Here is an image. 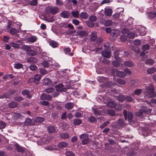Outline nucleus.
<instances>
[{"label":"nucleus","instance_id":"f257e3e1","mask_svg":"<svg viewBox=\"0 0 156 156\" xmlns=\"http://www.w3.org/2000/svg\"><path fill=\"white\" fill-rule=\"evenodd\" d=\"M128 54L129 53L128 52L118 49L114 51V56L116 60L121 62L122 60L121 57L127 56Z\"/></svg>","mask_w":156,"mask_h":156},{"label":"nucleus","instance_id":"f03ea898","mask_svg":"<svg viewBox=\"0 0 156 156\" xmlns=\"http://www.w3.org/2000/svg\"><path fill=\"white\" fill-rule=\"evenodd\" d=\"M146 92L148 94L150 98L154 97L156 95L154 91V88L152 84H148L145 86Z\"/></svg>","mask_w":156,"mask_h":156},{"label":"nucleus","instance_id":"7ed1b4c3","mask_svg":"<svg viewBox=\"0 0 156 156\" xmlns=\"http://www.w3.org/2000/svg\"><path fill=\"white\" fill-rule=\"evenodd\" d=\"M125 119L127 120L128 118V121L129 123L132 124L133 122V115L132 113L129 112H128L126 110H124L123 112Z\"/></svg>","mask_w":156,"mask_h":156},{"label":"nucleus","instance_id":"20e7f679","mask_svg":"<svg viewBox=\"0 0 156 156\" xmlns=\"http://www.w3.org/2000/svg\"><path fill=\"white\" fill-rule=\"evenodd\" d=\"M46 10L52 15H55L59 12V9L56 6H48L46 7Z\"/></svg>","mask_w":156,"mask_h":156},{"label":"nucleus","instance_id":"39448f33","mask_svg":"<svg viewBox=\"0 0 156 156\" xmlns=\"http://www.w3.org/2000/svg\"><path fill=\"white\" fill-rule=\"evenodd\" d=\"M111 72L114 75H117L119 77L123 78L126 76V74L124 72L119 71L116 69H112Z\"/></svg>","mask_w":156,"mask_h":156},{"label":"nucleus","instance_id":"423d86ee","mask_svg":"<svg viewBox=\"0 0 156 156\" xmlns=\"http://www.w3.org/2000/svg\"><path fill=\"white\" fill-rule=\"evenodd\" d=\"M64 85L62 83L56 85L55 87V90L59 92H65L66 91L67 89L64 88Z\"/></svg>","mask_w":156,"mask_h":156},{"label":"nucleus","instance_id":"0eeeda50","mask_svg":"<svg viewBox=\"0 0 156 156\" xmlns=\"http://www.w3.org/2000/svg\"><path fill=\"white\" fill-rule=\"evenodd\" d=\"M60 16L64 19L69 18L70 16V12L67 11L63 10L60 13Z\"/></svg>","mask_w":156,"mask_h":156},{"label":"nucleus","instance_id":"6e6552de","mask_svg":"<svg viewBox=\"0 0 156 156\" xmlns=\"http://www.w3.org/2000/svg\"><path fill=\"white\" fill-rule=\"evenodd\" d=\"M40 98L41 100H47L48 101H50L51 99L52 96L50 94H47L44 93L41 96Z\"/></svg>","mask_w":156,"mask_h":156},{"label":"nucleus","instance_id":"1a4fd4ad","mask_svg":"<svg viewBox=\"0 0 156 156\" xmlns=\"http://www.w3.org/2000/svg\"><path fill=\"white\" fill-rule=\"evenodd\" d=\"M151 109H147L145 108L144 109L140 110L138 112L136 113V115L137 116H140L142 115L143 113H146L147 112H151Z\"/></svg>","mask_w":156,"mask_h":156},{"label":"nucleus","instance_id":"9d476101","mask_svg":"<svg viewBox=\"0 0 156 156\" xmlns=\"http://www.w3.org/2000/svg\"><path fill=\"white\" fill-rule=\"evenodd\" d=\"M15 148L16 151L22 153H24L25 151V148L20 146L18 144L16 143L15 144Z\"/></svg>","mask_w":156,"mask_h":156},{"label":"nucleus","instance_id":"9b49d317","mask_svg":"<svg viewBox=\"0 0 156 156\" xmlns=\"http://www.w3.org/2000/svg\"><path fill=\"white\" fill-rule=\"evenodd\" d=\"M76 35L79 36L80 37H86L88 35L87 32L85 31L79 30L76 32Z\"/></svg>","mask_w":156,"mask_h":156},{"label":"nucleus","instance_id":"f8f14e48","mask_svg":"<svg viewBox=\"0 0 156 156\" xmlns=\"http://www.w3.org/2000/svg\"><path fill=\"white\" fill-rule=\"evenodd\" d=\"M27 61L30 63H35L37 62V59L34 57H31L27 58Z\"/></svg>","mask_w":156,"mask_h":156},{"label":"nucleus","instance_id":"ddd939ff","mask_svg":"<svg viewBox=\"0 0 156 156\" xmlns=\"http://www.w3.org/2000/svg\"><path fill=\"white\" fill-rule=\"evenodd\" d=\"M101 54L104 57L109 58L111 56V53L109 51H103L101 52Z\"/></svg>","mask_w":156,"mask_h":156},{"label":"nucleus","instance_id":"4468645a","mask_svg":"<svg viewBox=\"0 0 156 156\" xmlns=\"http://www.w3.org/2000/svg\"><path fill=\"white\" fill-rule=\"evenodd\" d=\"M30 91L27 90H23L22 91V94L23 95H27V98H30L31 97V95L30 94Z\"/></svg>","mask_w":156,"mask_h":156},{"label":"nucleus","instance_id":"2eb2a0df","mask_svg":"<svg viewBox=\"0 0 156 156\" xmlns=\"http://www.w3.org/2000/svg\"><path fill=\"white\" fill-rule=\"evenodd\" d=\"M43 83L45 85H48L52 84V81L51 79L48 78H45L43 80Z\"/></svg>","mask_w":156,"mask_h":156},{"label":"nucleus","instance_id":"dca6fc26","mask_svg":"<svg viewBox=\"0 0 156 156\" xmlns=\"http://www.w3.org/2000/svg\"><path fill=\"white\" fill-rule=\"evenodd\" d=\"M41 78V76L39 74H36L35 75L34 77V83L36 84L39 83Z\"/></svg>","mask_w":156,"mask_h":156},{"label":"nucleus","instance_id":"f3484780","mask_svg":"<svg viewBox=\"0 0 156 156\" xmlns=\"http://www.w3.org/2000/svg\"><path fill=\"white\" fill-rule=\"evenodd\" d=\"M19 32V30L16 29L15 28H10L9 30V33L13 35H15Z\"/></svg>","mask_w":156,"mask_h":156},{"label":"nucleus","instance_id":"a211bd4d","mask_svg":"<svg viewBox=\"0 0 156 156\" xmlns=\"http://www.w3.org/2000/svg\"><path fill=\"white\" fill-rule=\"evenodd\" d=\"M80 16L81 18L86 20L88 18L89 15L87 12H82L80 14Z\"/></svg>","mask_w":156,"mask_h":156},{"label":"nucleus","instance_id":"6ab92c4d","mask_svg":"<svg viewBox=\"0 0 156 156\" xmlns=\"http://www.w3.org/2000/svg\"><path fill=\"white\" fill-rule=\"evenodd\" d=\"M47 131L49 133H53L55 132L56 129L54 126H50L48 127Z\"/></svg>","mask_w":156,"mask_h":156},{"label":"nucleus","instance_id":"aec40b11","mask_svg":"<svg viewBox=\"0 0 156 156\" xmlns=\"http://www.w3.org/2000/svg\"><path fill=\"white\" fill-rule=\"evenodd\" d=\"M50 45L53 48H56L58 46V43L53 40H50L49 41Z\"/></svg>","mask_w":156,"mask_h":156},{"label":"nucleus","instance_id":"412c9836","mask_svg":"<svg viewBox=\"0 0 156 156\" xmlns=\"http://www.w3.org/2000/svg\"><path fill=\"white\" fill-rule=\"evenodd\" d=\"M74 105L73 103L69 102L65 104V107L68 109H71L74 107Z\"/></svg>","mask_w":156,"mask_h":156},{"label":"nucleus","instance_id":"4be33fe9","mask_svg":"<svg viewBox=\"0 0 156 156\" xmlns=\"http://www.w3.org/2000/svg\"><path fill=\"white\" fill-rule=\"evenodd\" d=\"M71 14L75 18H77L79 17V12L77 10L72 11Z\"/></svg>","mask_w":156,"mask_h":156},{"label":"nucleus","instance_id":"5701e85b","mask_svg":"<svg viewBox=\"0 0 156 156\" xmlns=\"http://www.w3.org/2000/svg\"><path fill=\"white\" fill-rule=\"evenodd\" d=\"M68 146V144L65 142H60L58 145V147L59 148L62 149L67 147Z\"/></svg>","mask_w":156,"mask_h":156},{"label":"nucleus","instance_id":"b1692460","mask_svg":"<svg viewBox=\"0 0 156 156\" xmlns=\"http://www.w3.org/2000/svg\"><path fill=\"white\" fill-rule=\"evenodd\" d=\"M90 40L92 41H94L97 39V34L95 32L91 33L90 35Z\"/></svg>","mask_w":156,"mask_h":156},{"label":"nucleus","instance_id":"393cba45","mask_svg":"<svg viewBox=\"0 0 156 156\" xmlns=\"http://www.w3.org/2000/svg\"><path fill=\"white\" fill-rule=\"evenodd\" d=\"M124 65L128 67H133L134 66V63L131 61H128L124 62Z\"/></svg>","mask_w":156,"mask_h":156},{"label":"nucleus","instance_id":"a878e982","mask_svg":"<svg viewBox=\"0 0 156 156\" xmlns=\"http://www.w3.org/2000/svg\"><path fill=\"white\" fill-rule=\"evenodd\" d=\"M18 105V103L15 101H12L8 104L9 107L10 108H15Z\"/></svg>","mask_w":156,"mask_h":156},{"label":"nucleus","instance_id":"bb28decb","mask_svg":"<svg viewBox=\"0 0 156 156\" xmlns=\"http://www.w3.org/2000/svg\"><path fill=\"white\" fill-rule=\"evenodd\" d=\"M99 6V5L98 3L94 2L92 4L91 8L93 11H95L98 9Z\"/></svg>","mask_w":156,"mask_h":156},{"label":"nucleus","instance_id":"cd10ccee","mask_svg":"<svg viewBox=\"0 0 156 156\" xmlns=\"http://www.w3.org/2000/svg\"><path fill=\"white\" fill-rule=\"evenodd\" d=\"M44 118L41 117L37 116L35 118L34 120L36 122L41 123L43 122Z\"/></svg>","mask_w":156,"mask_h":156},{"label":"nucleus","instance_id":"c85d7f7f","mask_svg":"<svg viewBox=\"0 0 156 156\" xmlns=\"http://www.w3.org/2000/svg\"><path fill=\"white\" fill-rule=\"evenodd\" d=\"M69 70L70 71L69 69L67 70L66 69L65 70H64V69H62L60 71H58V73L61 76H65V75H66V73H67V71H68Z\"/></svg>","mask_w":156,"mask_h":156},{"label":"nucleus","instance_id":"c756f323","mask_svg":"<svg viewBox=\"0 0 156 156\" xmlns=\"http://www.w3.org/2000/svg\"><path fill=\"white\" fill-rule=\"evenodd\" d=\"M37 40V38L35 36H32L27 38V41L30 42H35Z\"/></svg>","mask_w":156,"mask_h":156},{"label":"nucleus","instance_id":"7c9ffc66","mask_svg":"<svg viewBox=\"0 0 156 156\" xmlns=\"http://www.w3.org/2000/svg\"><path fill=\"white\" fill-rule=\"evenodd\" d=\"M60 136L64 139H68L69 137V135L66 133H62L60 134Z\"/></svg>","mask_w":156,"mask_h":156},{"label":"nucleus","instance_id":"2f4dec72","mask_svg":"<svg viewBox=\"0 0 156 156\" xmlns=\"http://www.w3.org/2000/svg\"><path fill=\"white\" fill-rule=\"evenodd\" d=\"M31 119L30 118H27L24 122V124L26 126H31Z\"/></svg>","mask_w":156,"mask_h":156},{"label":"nucleus","instance_id":"473e14b6","mask_svg":"<svg viewBox=\"0 0 156 156\" xmlns=\"http://www.w3.org/2000/svg\"><path fill=\"white\" fill-rule=\"evenodd\" d=\"M154 63L153 60L151 58L148 59L145 61V63L149 65H152Z\"/></svg>","mask_w":156,"mask_h":156},{"label":"nucleus","instance_id":"72a5a7b5","mask_svg":"<svg viewBox=\"0 0 156 156\" xmlns=\"http://www.w3.org/2000/svg\"><path fill=\"white\" fill-rule=\"evenodd\" d=\"M73 124L75 125H78L82 123V121L80 119H75L73 120Z\"/></svg>","mask_w":156,"mask_h":156},{"label":"nucleus","instance_id":"f704fd0d","mask_svg":"<svg viewBox=\"0 0 156 156\" xmlns=\"http://www.w3.org/2000/svg\"><path fill=\"white\" fill-rule=\"evenodd\" d=\"M112 10L110 9H105V14L108 16H111L112 14Z\"/></svg>","mask_w":156,"mask_h":156},{"label":"nucleus","instance_id":"c9c22d12","mask_svg":"<svg viewBox=\"0 0 156 156\" xmlns=\"http://www.w3.org/2000/svg\"><path fill=\"white\" fill-rule=\"evenodd\" d=\"M118 123L121 127H123L126 125L124 120L122 119H119L118 120Z\"/></svg>","mask_w":156,"mask_h":156},{"label":"nucleus","instance_id":"e433bc0d","mask_svg":"<svg viewBox=\"0 0 156 156\" xmlns=\"http://www.w3.org/2000/svg\"><path fill=\"white\" fill-rule=\"evenodd\" d=\"M119 34V31L118 30H112L111 35L112 36H117Z\"/></svg>","mask_w":156,"mask_h":156},{"label":"nucleus","instance_id":"4c0bfd02","mask_svg":"<svg viewBox=\"0 0 156 156\" xmlns=\"http://www.w3.org/2000/svg\"><path fill=\"white\" fill-rule=\"evenodd\" d=\"M117 99L120 102H123L125 100V97L124 95H119L117 96Z\"/></svg>","mask_w":156,"mask_h":156},{"label":"nucleus","instance_id":"58836bf2","mask_svg":"<svg viewBox=\"0 0 156 156\" xmlns=\"http://www.w3.org/2000/svg\"><path fill=\"white\" fill-rule=\"evenodd\" d=\"M112 24V21L109 20H106L104 23V25L106 27L111 26Z\"/></svg>","mask_w":156,"mask_h":156},{"label":"nucleus","instance_id":"ea45409f","mask_svg":"<svg viewBox=\"0 0 156 156\" xmlns=\"http://www.w3.org/2000/svg\"><path fill=\"white\" fill-rule=\"evenodd\" d=\"M41 64L42 66L45 68L48 67L49 65V63L48 62V61H46L45 60H44Z\"/></svg>","mask_w":156,"mask_h":156},{"label":"nucleus","instance_id":"a19ab883","mask_svg":"<svg viewBox=\"0 0 156 156\" xmlns=\"http://www.w3.org/2000/svg\"><path fill=\"white\" fill-rule=\"evenodd\" d=\"M107 112L108 114H109V115L112 116H114L115 115V112L114 110L112 109H107Z\"/></svg>","mask_w":156,"mask_h":156},{"label":"nucleus","instance_id":"79ce46f5","mask_svg":"<svg viewBox=\"0 0 156 156\" xmlns=\"http://www.w3.org/2000/svg\"><path fill=\"white\" fill-rule=\"evenodd\" d=\"M107 105L109 107H115L116 105V104L114 101H111L108 103Z\"/></svg>","mask_w":156,"mask_h":156},{"label":"nucleus","instance_id":"37998d69","mask_svg":"<svg viewBox=\"0 0 156 156\" xmlns=\"http://www.w3.org/2000/svg\"><path fill=\"white\" fill-rule=\"evenodd\" d=\"M88 135L87 133H84L81 134L80 136V139L82 140H85L88 138Z\"/></svg>","mask_w":156,"mask_h":156},{"label":"nucleus","instance_id":"c03bdc74","mask_svg":"<svg viewBox=\"0 0 156 156\" xmlns=\"http://www.w3.org/2000/svg\"><path fill=\"white\" fill-rule=\"evenodd\" d=\"M24 99L23 98L19 96L14 98V100L15 101L19 102L23 101Z\"/></svg>","mask_w":156,"mask_h":156},{"label":"nucleus","instance_id":"a18cd8bd","mask_svg":"<svg viewBox=\"0 0 156 156\" xmlns=\"http://www.w3.org/2000/svg\"><path fill=\"white\" fill-rule=\"evenodd\" d=\"M88 120L91 122H94L97 121V119L95 117L91 116L88 118Z\"/></svg>","mask_w":156,"mask_h":156},{"label":"nucleus","instance_id":"49530a36","mask_svg":"<svg viewBox=\"0 0 156 156\" xmlns=\"http://www.w3.org/2000/svg\"><path fill=\"white\" fill-rule=\"evenodd\" d=\"M89 19L90 21L94 22L96 20L97 18L94 15H91L89 17Z\"/></svg>","mask_w":156,"mask_h":156},{"label":"nucleus","instance_id":"de8ad7c7","mask_svg":"<svg viewBox=\"0 0 156 156\" xmlns=\"http://www.w3.org/2000/svg\"><path fill=\"white\" fill-rule=\"evenodd\" d=\"M10 45L15 48H19L20 47V45L19 44L13 42H11L10 44Z\"/></svg>","mask_w":156,"mask_h":156},{"label":"nucleus","instance_id":"09e8293b","mask_svg":"<svg viewBox=\"0 0 156 156\" xmlns=\"http://www.w3.org/2000/svg\"><path fill=\"white\" fill-rule=\"evenodd\" d=\"M150 46L148 44H146L143 45L142 49L143 51H145L150 48Z\"/></svg>","mask_w":156,"mask_h":156},{"label":"nucleus","instance_id":"8fccbe9b","mask_svg":"<svg viewBox=\"0 0 156 156\" xmlns=\"http://www.w3.org/2000/svg\"><path fill=\"white\" fill-rule=\"evenodd\" d=\"M92 109L93 110L94 113L95 115L98 116L101 114V112L100 110L94 108H92Z\"/></svg>","mask_w":156,"mask_h":156},{"label":"nucleus","instance_id":"3c124183","mask_svg":"<svg viewBox=\"0 0 156 156\" xmlns=\"http://www.w3.org/2000/svg\"><path fill=\"white\" fill-rule=\"evenodd\" d=\"M10 96L8 92L5 94H4L0 96V98H10Z\"/></svg>","mask_w":156,"mask_h":156},{"label":"nucleus","instance_id":"603ef678","mask_svg":"<svg viewBox=\"0 0 156 156\" xmlns=\"http://www.w3.org/2000/svg\"><path fill=\"white\" fill-rule=\"evenodd\" d=\"M55 90L54 89L53 87H49L46 89L45 91L48 93H50L53 92Z\"/></svg>","mask_w":156,"mask_h":156},{"label":"nucleus","instance_id":"864d4df0","mask_svg":"<svg viewBox=\"0 0 156 156\" xmlns=\"http://www.w3.org/2000/svg\"><path fill=\"white\" fill-rule=\"evenodd\" d=\"M27 53L29 56H34L37 54V51L32 50L30 51L29 52H27Z\"/></svg>","mask_w":156,"mask_h":156},{"label":"nucleus","instance_id":"5fc2aeb1","mask_svg":"<svg viewBox=\"0 0 156 156\" xmlns=\"http://www.w3.org/2000/svg\"><path fill=\"white\" fill-rule=\"evenodd\" d=\"M117 82L120 84H124L126 83V81L123 80L121 79H118L116 80Z\"/></svg>","mask_w":156,"mask_h":156},{"label":"nucleus","instance_id":"6e6d98bb","mask_svg":"<svg viewBox=\"0 0 156 156\" xmlns=\"http://www.w3.org/2000/svg\"><path fill=\"white\" fill-rule=\"evenodd\" d=\"M15 68H23V65L20 63H17L14 64Z\"/></svg>","mask_w":156,"mask_h":156},{"label":"nucleus","instance_id":"4d7b16f0","mask_svg":"<svg viewBox=\"0 0 156 156\" xmlns=\"http://www.w3.org/2000/svg\"><path fill=\"white\" fill-rule=\"evenodd\" d=\"M154 12H150L148 13V18L152 19L155 17Z\"/></svg>","mask_w":156,"mask_h":156},{"label":"nucleus","instance_id":"13d9d810","mask_svg":"<svg viewBox=\"0 0 156 156\" xmlns=\"http://www.w3.org/2000/svg\"><path fill=\"white\" fill-rule=\"evenodd\" d=\"M125 100L127 102H132L133 101V98L131 96H126L125 97Z\"/></svg>","mask_w":156,"mask_h":156},{"label":"nucleus","instance_id":"bf43d9fd","mask_svg":"<svg viewBox=\"0 0 156 156\" xmlns=\"http://www.w3.org/2000/svg\"><path fill=\"white\" fill-rule=\"evenodd\" d=\"M6 126V124L4 122L0 121V129L4 128Z\"/></svg>","mask_w":156,"mask_h":156},{"label":"nucleus","instance_id":"052dcab7","mask_svg":"<svg viewBox=\"0 0 156 156\" xmlns=\"http://www.w3.org/2000/svg\"><path fill=\"white\" fill-rule=\"evenodd\" d=\"M64 52L66 54L69 53L71 51V49L69 48H66L63 49Z\"/></svg>","mask_w":156,"mask_h":156},{"label":"nucleus","instance_id":"680f3d73","mask_svg":"<svg viewBox=\"0 0 156 156\" xmlns=\"http://www.w3.org/2000/svg\"><path fill=\"white\" fill-rule=\"evenodd\" d=\"M156 71V69H148L147 72L149 74L154 73Z\"/></svg>","mask_w":156,"mask_h":156},{"label":"nucleus","instance_id":"e2e57ef3","mask_svg":"<svg viewBox=\"0 0 156 156\" xmlns=\"http://www.w3.org/2000/svg\"><path fill=\"white\" fill-rule=\"evenodd\" d=\"M113 65L115 67H117L120 66L119 62L117 61H114L112 62Z\"/></svg>","mask_w":156,"mask_h":156},{"label":"nucleus","instance_id":"0e129e2a","mask_svg":"<svg viewBox=\"0 0 156 156\" xmlns=\"http://www.w3.org/2000/svg\"><path fill=\"white\" fill-rule=\"evenodd\" d=\"M30 4L31 5H36L37 4V0H32L30 2Z\"/></svg>","mask_w":156,"mask_h":156},{"label":"nucleus","instance_id":"69168bd1","mask_svg":"<svg viewBox=\"0 0 156 156\" xmlns=\"http://www.w3.org/2000/svg\"><path fill=\"white\" fill-rule=\"evenodd\" d=\"M133 42L134 44L136 46L139 45L141 43V41L140 40L138 39L135 40Z\"/></svg>","mask_w":156,"mask_h":156},{"label":"nucleus","instance_id":"338daca9","mask_svg":"<svg viewBox=\"0 0 156 156\" xmlns=\"http://www.w3.org/2000/svg\"><path fill=\"white\" fill-rule=\"evenodd\" d=\"M40 72L42 75H44L48 73V72L45 69H40Z\"/></svg>","mask_w":156,"mask_h":156},{"label":"nucleus","instance_id":"774afa93","mask_svg":"<svg viewBox=\"0 0 156 156\" xmlns=\"http://www.w3.org/2000/svg\"><path fill=\"white\" fill-rule=\"evenodd\" d=\"M66 156H74V154L71 151H68L66 153Z\"/></svg>","mask_w":156,"mask_h":156}]
</instances>
